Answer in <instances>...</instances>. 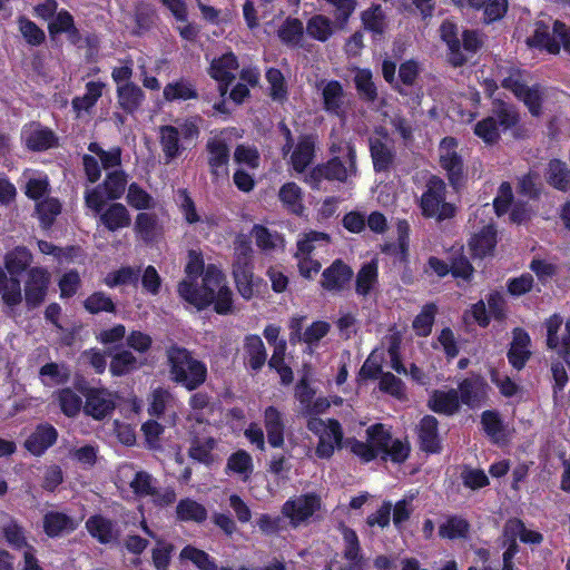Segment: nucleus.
<instances>
[{
  "label": "nucleus",
  "instance_id": "f257e3e1",
  "mask_svg": "<svg viewBox=\"0 0 570 570\" xmlns=\"http://www.w3.org/2000/svg\"><path fill=\"white\" fill-rule=\"evenodd\" d=\"M186 277L178 284L179 297L200 311L214 304L218 314L233 311V293L223 272L214 265L204 268L202 253L188 252L185 266Z\"/></svg>",
  "mask_w": 570,
  "mask_h": 570
},
{
  "label": "nucleus",
  "instance_id": "f03ea898",
  "mask_svg": "<svg viewBox=\"0 0 570 570\" xmlns=\"http://www.w3.org/2000/svg\"><path fill=\"white\" fill-rule=\"evenodd\" d=\"M497 78L501 86L522 101L531 115L541 114L543 91L539 85H530V77L520 68L505 63L498 67Z\"/></svg>",
  "mask_w": 570,
  "mask_h": 570
},
{
  "label": "nucleus",
  "instance_id": "7ed1b4c3",
  "mask_svg": "<svg viewBox=\"0 0 570 570\" xmlns=\"http://www.w3.org/2000/svg\"><path fill=\"white\" fill-rule=\"evenodd\" d=\"M570 53V29L562 22L553 21L552 27L550 19H540L533 24V35L527 38L529 47L544 49L549 53H558L560 45Z\"/></svg>",
  "mask_w": 570,
  "mask_h": 570
},
{
  "label": "nucleus",
  "instance_id": "20e7f679",
  "mask_svg": "<svg viewBox=\"0 0 570 570\" xmlns=\"http://www.w3.org/2000/svg\"><path fill=\"white\" fill-rule=\"evenodd\" d=\"M445 183L433 176L429 179L421 196V209L424 216L436 219H446L453 216L454 207L445 202Z\"/></svg>",
  "mask_w": 570,
  "mask_h": 570
},
{
  "label": "nucleus",
  "instance_id": "39448f33",
  "mask_svg": "<svg viewBox=\"0 0 570 570\" xmlns=\"http://www.w3.org/2000/svg\"><path fill=\"white\" fill-rule=\"evenodd\" d=\"M311 432L318 436L316 454L318 458L328 459L333 455L335 449L342 448L343 432L341 424L336 420H322L311 417L307 422Z\"/></svg>",
  "mask_w": 570,
  "mask_h": 570
},
{
  "label": "nucleus",
  "instance_id": "423d86ee",
  "mask_svg": "<svg viewBox=\"0 0 570 570\" xmlns=\"http://www.w3.org/2000/svg\"><path fill=\"white\" fill-rule=\"evenodd\" d=\"M344 155L346 157L345 161H342L338 157H334L326 165L315 167L306 178V181L313 187H316L323 179L345 181L355 173L354 149L350 145H346Z\"/></svg>",
  "mask_w": 570,
  "mask_h": 570
},
{
  "label": "nucleus",
  "instance_id": "0eeeda50",
  "mask_svg": "<svg viewBox=\"0 0 570 570\" xmlns=\"http://www.w3.org/2000/svg\"><path fill=\"white\" fill-rule=\"evenodd\" d=\"M238 257L234 264L233 274L237 289L245 299L253 298L258 292L259 278L253 275V267L248 254L252 248L246 242H240L236 247Z\"/></svg>",
  "mask_w": 570,
  "mask_h": 570
},
{
  "label": "nucleus",
  "instance_id": "6e6552de",
  "mask_svg": "<svg viewBox=\"0 0 570 570\" xmlns=\"http://www.w3.org/2000/svg\"><path fill=\"white\" fill-rule=\"evenodd\" d=\"M518 121V114L512 106L501 105L495 111V116L488 117L479 121L474 127V134L485 144L495 142L501 130H505Z\"/></svg>",
  "mask_w": 570,
  "mask_h": 570
},
{
  "label": "nucleus",
  "instance_id": "1a4fd4ad",
  "mask_svg": "<svg viewBox=\"0 0 570 570\" xmlns=\"http://www.w3.org/2000/svg\"><path fill=\"white\" fill-rule=\"evenodd\" d=\"M170 377L187 390H194L205 382L206 366L197 358H170Z\"/></svg>",
  "mask_w": 570,
  "mask_h": 570
},
{
  "label": "nucleus",
  "instance_id": "9d476101",
  "mask_svg": "<svg viewBox=\"0 0 570 570\" xmlns=\"http://www.w3.org/2000/svg\"><path fill=\"white\" fill-rule=\"evenodd\" d=\"M320 509L321 498L316 494L307 493L287 500L282 507V513L294 528H297L307 523Z\"/></svg>",
  "mask_w": 570,
  "mask_h": 570
},
{
  "label": "nucleus",
  "instance_id": "9b49d317",
  "mask_svg": "<svg viewBox=\"0 0 570 570\" xmlns=\"http://www.w3.org/2000/svg\"><path fill=\"white\" fill-rule=\"evenodd\" d=\"M456 149L458 141L452 137L442 139L439 146L440 165L454 187L461 186L464 180L463 161Z\"/></svg>",
  "mask_w": 570,
  "mask_h": 570
},
{
  "label": "nucleus",
  "instance_id": "f8f14e48",
  "mask_svg": "<svg viewBox=\"0 0 570 570\" xmlns=\"http://www.w3.org/2000/svg\"><path fill=\"white\" fill-rule=\"evenodd\" d=\"M86 397L83 412L95 420H102L115 409V396L105 389L79 387Z\"/></svg>",
  "mask_w": 570,
  "mask_h": 570
},
{
  "label": "nucleus",
  "instance_id": "ddd939ff",
  "mask_svg": "<svg viewBox=\"0 0 570 570\" xmlns=\"http://www.w3.org/2000/svg\"><path fill=\"white\" fill-rule=\"evenodd\" d=\"M117 483L119 488L129 487L138 497H146L153 493L155 487L153 476L145 472L136 470L131 464H122L117 472Z\"/></svg>",
  "mask_w": 570,
  "mask_h": 570
},
{
  "label": "nucleus",
  "instance_id": "4468645a",
  "mask_svg": "<svg viewBox=\"0 0 570 570\" xmlns=\"http://www.w3.org/2000/svg\"><path fill=\"white\" fill-rule=\"evenodd\" d=\"M547 345L558 354H570V317L564 323L566 336H559L562 330V317L558 314L551 315L546 321Z\"/></svg>",
  "mask_w": 570,
  "mask_h": 570
},
{
  "label": "nucleus",
  "instance_id": "2eb2a0df",
  "mask_svg": "<svg viewBox=\"0 0 570 570\" xmlns=\"http://www.w3.org/2000/svg\"><path fill=\"white\" fill-rule=\"evenodd\" d=\"M237 68V59L232 52H227L212 61L209 75L219 83V91L222 96L226 95L229 83L235 78Z\"/></svg>",
  "mask_w": 570,
  "mask_h": 570
},
{
  "label": "nucleus",
  "instance_id": "dca6fc26",
  "mask_svg": "<svg viewBox=\"0 0 570 570\" xmlns=\"http://www.w3.org/2000/svg\"><path fill=\"white\" fill-rule=\"evenodd\" d=\"M50 275L43 268H32L28 273V279L24 286L26 302L29 306L39 305L47 293Z\"/></svg>",
  "mask_w": 570,
  "mask_h": 570
},
{
  "label": "nucleus",
  "instance_id": "f3484780",
  "mask_svg": "<svg viewBox=\"0 0 570 570\" xmlns=\"http://www.w3.org/2000/svg\"><path fill=\"white\" fill-rule=\"evenodd\" d=\"M287 145L284 147V153L288 154V163L292 168L301 174L314 159V140L311 137H302L288 150Z\"/></svg>",
  "mask_w": 570,
  "mask_h": 570
},
{
  "label": "nucleus",
  "instance_id": "a211bd4d",
  "mask_svg": "<svg viewBox=\"0 0 570 570\" xmlns=\"http://www.w3.org/2000/svg\"><path fill=\"white\" fill-rule=\"evenodd\" d=\"M225 135L226 132H220L207 142L209 154L208 161L215 176L226 174V166L229 159V148Z\"/></svg>",
  "mask_w": 570,
  "mask_h": 570
},
{
  "label": "nucleus",
  "instance_id": "6ab92c4d",
  "mask_svg": "<svg viewBox=\"0 0 570 570\" xmlns=\"http://www.w3.org/2000/svg\"><path fill=\"white\" fill-rule=\"evenodd\" d=\"M21 138L31 150H45L56 145V136L48 128L38 124H29L23 127Z\"/></svg>",
  "mask_w": 570,
  "mask_h": 570
},
{
  "label": "nucleus",
  "instance_id": "aec40b11",
  "mask_svg": "<svg viewBox=\"0 0 570 570\" xmlns=\"http://www.w3.org/2000/svg\"><path fill=\"white\" fill-rule=\"evenodd\" d=\"M361 21L364 30L368 31L374 39L382 38L389 30L390 21L381 4H372L361 13Z\"/></svg>",
  "mask_w": 570,
  "mask_h": 570
},
{
  "label": "nucleus",
  "instance_id": "412c9836",
  "mask_svg": "<svg viewBox=\"0 0 570 570\" xmlns=\"http://www.w3.org/2000/svg\"><path fill=\"white\" fill-rule=\"evenodd\" d=\"M389 128L376 129L375 135L370 138V148L375 169H385L392 160V153L389 147Z\"/></svg>",
  "mask_w": 570,
  "mask_h": 570
},
{
  "label": "nucleus",
  "instance_id": "4be33fe9",
  "mask_svg": "<svg viewBox=\"0 0 570 570\" xmlns=\"http://www.w3.org/2000/svg\"><path fill=\"white\" fill-rule=\"evenodd\" d=\"M497 245V233L491 224L484 225L478 233H474L469 240V249L475 258H483L491 255Z\"/></svg>",
  "mask_w": 570,
  "mask_h": 570
},
{
  "label": "nucleus",
  "instance_id": "5701e85b",
  "mask_svg": "<svg viewBox=\"0 0 570 570\" xmlns=\"http://www.w3.org/2000/svg\"><path fill=\"white\" fill-rule=\"evenodd\" d=\"M340 530L344 543V558L348 562V567L343 570H362L364 567V558L361 554L356 532L345 525H341Z\"/></svg>",
  "mask_w": 570,
  "mask_h": 570
},
{
  "label": "nucleus",
  "instance_id": "b1692460",
  "mask_svg": "<svg viewBox=\"0 0 570 570\" xmlns=\"http://www.w3.org/2000/svg\"><path fill=\"white\" fill-rule=\"evenodd\" d=\"M116 97L118 107L128 115L137 112L145 101V92L135 82L116 88Z\"/></svg>",
  "mask_w": 570,
  "mask_h": 570
},
{
  "label": "nucleus",
  "instance_id": "393cba45",
  "mask_svg": "<svg viewBox=\"0 0 570 570\" xmlns=\"http://www.w3.org/2000/svg\"><path fill=\"white\" fill-rule=\"evenodd\" d=\"M318 88L322 90L324 109L341 117L345 101L342 85L336 80H330L322 81Z\"/></svg>",
  "mask_w": 570,
  "mask_h": 570
},
{
  "label": "nucleus",
  "instance_id": "a878e982",
  "mask_svg": "<svg viewBox=\"0 0 570 570\" xmlns=\"http://www.w3.org/2000/svg\"><path fill=\"white\" fill-rule=\"evenodd\" d=\"M57 430L49 424L39 425L26 440L27 450L33 455H41L57 440Z\"/></svg>",
  "mask_w": 570,
  "mask_h": 570
},
{
  "label": "nucleus",
  "instance_id": "bb28decb",
  "mask_svg": "<svg viewBox=\"0 0 570 570\" xmlns=\"http://www.w3.org/2000/svg\"><path fill=\"white\" fill-rule=\"evenodd\" d=\"M440 35L448 46L449 61L455 67L462 66L466 61V56L461 51L456 26L450 21H444L440 27Z\"/></svg>",
  "mask_w": 570,
  "mask_h": 570
},
{
  "label": "nucleus",
  "instance_id": "cd10ccee",
  "mask_svg": "<svg viewBox=\"0 0 570 570\" xmlns=\"http://www.w3.org/2000/svg\"><path fill=\"white\" fill-rule=\"evenodd\" d=\"M79 522L65 513L51 511L43 518V529L49 537H59L73 531Z\"/></svg>",
  "mask_w": 570,
  "mask_h": 570
},
{
  "label": "nucleus",
  "instance_id": "c85d7f7f",
  "mask_svg": "<svg viewBox=\"0 0 570 570\" xmlns=\"http://www.w3.org/2000/svg\"><path fill=\"white\" fill-rule=\"evenodd\" d=\"M134 229L137 237L145 243L155 242L163 233V227L157 216L150 213L138 214L135 219Z\"/></svg>",
  "mask_w": 570,
  "mask_h": 570
},
{
  "label": "nucleus",
  "instance_id": "c756f323",
  "mask_svg": "<svg viewBox=\"0 0 570 570\" xmlns=\"http://www.w3.org/2000/svg\"><path fill=\"white\" fill-rule=\"evenodd\" d=\"M264 424L268 443L273 448H281L284 444V423L282 413L274 406H268L264 412Z\"/></svg>",
  "mask_w": 570,
  "mask_h": 570
},
{
  "label": "nucleus",
  "instance_id": "7c9ffc66",
  "mask_svg": "<svg viewBox=\"0 0 570 570\" xmlns=\"http://www.w3.org/2000/svg\"><path fill=\"white\" fill-rule=\"evenodd\" d=\"M351 277L352 269L341 261H336L323 272L322 286L327 291H340Z\"/></svg>",
  "mask_w": 570,
  "mask_h": 570
},
{
  "label": "nucleus",
  "instance_id": "2f4dec72",
  "mask_svg": "<svg viewBox=\"0 0 570 570\" xmlns=\"http://www.w3.org/2000/svg\"><path fill=\"white\" fill-rule=\"evenodd\" d=\"M252 236L257 247L265 253L283 249L285 246L284 237L279 233L269 230L262 225L253 227Z\"/></svg>",
  "mask_w": 570,
  "mask_h": 570
},
{
  "label": "nucleus",
  "instance_id": "473e14b6",
  "mask_svg": "<svg viewBox=\"0 0 570 570\" xmlns=\"http://www.w3.org/2000/svg\"><path fill=\"white\" fill-rule=\"evenodd\" d=\"M460 393L464 404L476 406L487 396V384L480 377L465 380L460 385Z\"/></svg>",
  "mask_w": 570,
  "mask_h": 570
},
{
  "label": "nucleus",
  "instance_id": "72a5a7b5",
  "mask_svg": "<svg viewBox=\"0 0 570 570\" xmlns=\"http://www.w3.org/2000/svg\"><path fill=\"white\" fill-rule=\"evenodd\" d=\"M100 220L107 229L114 232L129 226L130 215L122 204L116 203L100 215Z\"/></svg>",
  "mask_w": 570,
  "mask_h": 570
},
{
  "label": "nucleus",
  "instance_id": "f704fd0d",
  "mask_svg": "<svg viewBox=\"0 0 570 570\" xmlns=\"http://www.w3.org/2000/svg\"><path fill=\"white\" fill-rule=\"evenodd\" d=\"M336 26L340 27L336 21L331 20L328 17L315 14L308 19L306 32L313 39L324 42L334 33Z\"/></svg>",
  "mask_w": 570,
  "mask_h": 570
},
{
  "label": "nucleus",
  "instance_id": "c9c22d12",
  "mask_svg": "<svg viewBox=\"0 0 570 570\" xmlns=\"http://www.w3.org/2000/svg\"><path fill=\"white\" fill-rule=\"evenodd\" d=\"M391 361V367L395 370L399 374L410 375L412 380L425 384L428 383L431 377L432 373L430 370L425 371V367L423 364H414L410 362V358H390Z\"/></svg>",
  "mask_w": 570,
  "mask_h": 570
},
{
  "label": "nucleus",
  "instance_id": "e433bc0d",
  "mask_svg": "<svg viewBox=\"0 0 570 570\" xmlns=\"http://www.w3.org/2000/svg\"><path fill=\"white\" fill-rule=\"evenodd\" d=\"M379 278V268L375 261L364 264L356 275V293L368 295L375 289Z\"/></svg>",
  "mask_w": 570,
  "mask_h": 570
},
{
  "label": "nucleus",
  "instance_id": "4c0bfd02",
  "mask_svg": "<svg viewBox=\"0 0 570 570\" xmlns=\"http://www.w3.org/2000/svg\"><path fill=\"white\" fill-rule=\"evenodd\" d=\"M419 438L423 450L428 452H436L439 450L438 421L434 416L426 415L421 420Z\"/></svg>",
  "mask_w": 570,
  "mask_h": 570
},
{
  "label": "nucleus",
  "instance_id": "58836bf2",
  "mask_svg": "<svg viewBox=\"0 0 570 570\" xmlns=\"http://www.w3.org/2000/svg\"><path fill=\"white\" fill-rule=\"evenodd\" d=\"M105 83L90 81L86 85V92L82 97H77L72 100V107L77 117H81L83 112H88L90 108L101 97Z\"/></svg>",
  "mask_w": 570,
  "mask_h": 570
},
{
  "label": "nucleus",
  "instance_id": "ea45409f",
  "mask_svg": "<svg viewBox=\"0 0 570 570\" xmlns=\"http://www.w3.org/2000/svg\"><path fill=\"white\" fill-rule=\"evenodd\" d=\"M86 527L89 533L101 543H109L117 538L112 522L100 515L91 517Z\"/></svg>",
  "mask_w": 570,
  "mask_h": 570
},
{
  "label": "nucleus",
  "instance_id": "a19ab883",
  "mask_svg": "<svg viewBox=\"0 0 570 570\" xmlns=\"http://www.w3.org/2000/svg\"><path fill=\"white\" fill-rule=\"evenodd\" d=\"M279 199L283 206L291 213L301 215L304 210L303 194L295 183H287L279 189Z\"/></svg>",
  "mask_w": 570,
  "mask_h": 570
},
{
  "label": "nucleus",
  "instance_id": "79ce46f5",
  "mask_svg": "<svg viewBox=\"0 0 570 570\" xmlns=\"http://www.w3.org/2000/svg\"><path fill=\"white\" fill-rule=\"evenodd\" d=\"M253 469L254 465L252 456L244 450L236 451L227 460V472L239 475L243 481L249 479L253 473Z\"/></svg>",
  "mask_w": 570,
  "mask_h": 570
},
{
  "label": "nucleus",
  "instance_id": "37998d69",
  "mask_svg": "<svg viewBox=\"0 0 570 570\" xmlns=\"http://www.w3.org/2000/svg\"><path fill=\"white\" fill-rule=\"evenodd\" d=\"M547 179L551 186L559 190L566 191L570 189V169L558 159L549 163Z\"/></svg>",
  "mask_w": 570,
  "mask_h": 570
},
{
  "label": "nucleus",
  "instance_id": "c03bdc74",
  "mask_svg": "<svg viewBox=\"0 0 570 570\" xmlns=\"http://www.w3.org/2000/svg\"><path fill=\"white\" fill-rule=\"evenodd\" d=\"M159 136L166 161L175 159L180 153L178 128L174 126H163L159 129Z\"/></svg>",
  "mask_w": 570,
  "mask_h": 570
},
{
  "label": "nucleus",
  "instance_id": "a18cd8bd",
  "mask_svg": "<svg viewBox=\"0 0 570 570\" xmlns=\"http://www.w3.org/2000/svg\"><path fill=\"white\" fill-rule=\"evenodd\" d=\"M279 39L292 47L302 46L304 38L303 23L295 18H288L278 29Z\"/></svg>",
  "mask_w": 570,
  "mask_h": 570
},
{
  "label": "nucleus",
  "instance_id": "49530a36",
  "mask_svg": "<svg viewBox=\"0 0 570 570\" xmlns=\"http://www.w3.org/2000/svg\"><path fill=\"white\" fill-rule=\"evenodd\" d=\"M430 407L438 413L452 414L459 409L458 392L451 390L449 392H434L430 400Z\"/></svg>",
  "mask_w": 570,
  "mask_h": 570
},
{
  "label": "nucleus",
  "instance_id": "de8ad7c7",
  "mask_svg": "<svg viewBox=\"0 0 570 570\" xmlns=\"http://www.w3.org/2000/svg\"><path fill=\"white\" fill-rule=\"evenodd\" d=\"M330 243V236L325 233L308 232L301 235L297 239V250L295 256L311 255L317 247L325 246Z\"/></svg>",
  "mask_w": 570,
  "mask_h": 570
},
{
  "label": "nucleus",
  "instance_id": "09e8293b",
  "mask_svg": "<svg viewBox=\"0 0 570 570\" xmlns=\"http://www.w3.org/2000/svg\"><path fill=\"white\" fill-rule=\"evenodd\" d=\"M26 179V194L32 199H39L48 190V177L45 174L27 169L23 173Z\"/></svg>",
  "mask_w": 570,
  "mask_h": 570
},
{
  "label": "nucleus",
  "instance_id": "8fccbe9b",
  "mask_svg": "<svg viewBox=\"0 0 570 570\" xmlns=\"http://www.w3.org/2000/svg\"><path fill=\"white\" fill-rule=\"evenodd\" d=\"M60 409L65 415L73 417L79 414L82 406L81 397L71 389H62L56 393Z\"/></svg>",
  "mask_w": 570,
  "mask_h": 570
},
{
  "label": "nucleus",
  "instance_id": "3c124183",
  "mask_svg": "<svg viewBox=\"0 0 570 570\" xmlns=\"http://www.w3.org/2000/svg\"><path fill=\"white\" fill-rule=\"evenodd\" d=\"M197 97V92L193 85L185 80L170 82L164 88V98L167 101L188 100Z\"/></svg>",
  "mask_w": 570,
  "mask_h": 570
},
{
  "label": "nucleus",
  "instance_id": "603ef678",
  "mask_svg": "<svg viewBox=\"0 0 570 570\" xmlns=\"http://www.w3.org/2000/svg\"><path fill=\"white\" fill-rule=\"evenodd\" d=\"M177 515L183 521L202 522L206 519L207 511L200 503L185 499L177 505Z\"/></svg>",
  "mask_w": 570,
  "mask_h": 570
},
{
  "label": "nucleus",
  "instance_id": "864d4df0",
  "mask_svg": "<svg viewBox=\"0 0 570 570\" xmlns=\"http://www.w3.org/2000/svg\"><path fill=\"white\" fill-rule=\"evenodd\" d=\"M367 441L372 449L375 450V454L382 455L386 446L392 442V436L384 428L383 424H374L366 430Z\"/></svg>",
  "mask_w": 570,
  "mask_h": 570
},
{
  "label": "nucleus",
  "instance_id": "5fc2aeb1",
  "mask_svg": "<svg viewBox=\"0 0 570 570\" xmlns=\"http://www.w3.org/2000/svg\"><path fill=\"white\" fill-rule=\"evenodd\" d=\"M126 200L137 210H146L155 207V200L151 195L135 183L129 185Z\"/></svg>",
  "mask_w": 570,
  "mask_h": 570
},
{
  "label": "nucleus",
  "instance_id": "6e6d98bb",
  "mask_svg": "<svg viewBox=\"0 0 570 570\" xmlns=\"http://www.w3.org/2000/svg\"><path fill=\"white\" fill-rule=\"evenodd\" d=\"M216 446V441L212 438L206 440H196L189 449V455L198 462L210 464L216 460L213 451Z\"/></svg>",
  "mask_w": 570,
  "mask_h": 570
},
{
  "label": "nucleus",
  "instance_id": "4d7b16f0",
  "mask_svg": "<svg viewBox=\"0 0 570 570\" xmlns=\"http://www.w3.org/2000/svg\"><path fill=\"white\" fill-rule=\"evenodd\" d=\"M49 31L51 35L66 32L72 42L78 39V32L73 26V19L67 11L58 12L57 17L49 23Z\"/></svg>",
  "mask_w": 570,
  "mask_h": 570
},
{
  "label": "nucleus",
  "instance_id": "13d9d810",
  "mask_svg": "<svg viewBox=\"0 0 570 570\" xmlns=\"http://www.w3.org/2000/svg\"><path fill=\"white\" fill-rule=\"evenodd\" d=\"M469 531V523L458 517H452L448 519L444 523L440 525L439 534L442 538L446 539H460L464 538Z\"/></svg>",
  "mask_w": 570,
  "mask_h": 570
},
{
  "label": "nucleus",
  "instance_id": "bf43d9fd",
  "mask_svg": "<svg viewBox=\"0 0 570 570\" xmlns=\"http://www.w3.org/2000/svg\"><path fill=\"white\" fill-rule=\"evenodd\" d=\"M149 413L151 415H160L167 407H170L175 403L173 394L163 387L155 389L150 394Z\"/></svg>",
  "mask_w": 570,
  "mask_h": 570
},
{
  "label": "nucleus",
  "instance_id": "052dcab7",
  "mask_svg": "<svg viewBox=\"0 0 570 570\" xmlns=\"http://www.w3.org/2000/svg\"><path fill=\"white\" fill-rule=\"evenodd\" d=\"M436 306L434 304L425 305L420 314L413 321V330L420 336H426L431 333L435 314Z\"/></svg>",
  "mask_w": 570,
  "mask_h": 570
},
{
  "label": "nucleus",
  "instance_id": "680f3d73",
  "mask_svg": "<svg viewBox=\"0 0 570 570\" xmlns=\"http://www.w3.org/2000/svg\"><path fill=\"white\" fill-rule=\"evenodd\" d=\"M43 384L57 385L65 383L69 379V371L63 365L57 363H48L40 370Z\"/></svg>",
  "mask_w": 570,
  "mask_h": 570
},
{
  "label": "nucleus",
  "instance_id": "e2e57ef3",
  "mask_svg": "<svg viewBox=\"0 0 570 570\" xmlns=\"http://www.w3.org/2000/svg\"><path fill=\"white\" fill-rule=\"evenodd\" d=\"M180 558L191 561L199 570H216V566L209 556L205 551L191 546H187L181 550Z\"/></svg>",
  "mask_w": 570,
  "mask_h": 570
},
{
  "label": "nucleus",
  "instance_id": "0e129e2a",
  "mask_svg": "<svg viewBox=\"0 0 570 570\" xmlns=\"http://www.w3.org/2000/svg\"><path fill=\"white\" fill-rule=\"evenodd\" d=\"M530 354L531 338L529 334L521 328H514L508 356H529Z\"/></svg>",
  "mask_w": 570,
  "mask_h": 570
},
{
  "label": "nucleus",
  "instance_id": "69168bd1",
  "mask_svg": "<svg viewBox=\"0 0 570 570\" xmlns=\"http://www.w3.org/2000/svg\"><path fill=\"white\" fill-rule=\"evenodd\" d=\"M126 176L121 170H115L107 175L104 187L109 199H118L125 191Z\"/></svg>",
  "mask_w": 570,
  "mask_h": 570
},
{
  "label": "nucleus",
  "instance_id": "338daca9",
  "mask_svg": "<svg viewBox=\"0 0 570 570\" xmlns=\"http://www.w3.org/2000/svg\"><path fill=\"white\" fill-rule=\"evenodd\" d=\"M138 279V272L132 267H121L109 273L105 277V284L108 287L135 284Z\"/></svg>",
  "mask_w": 570,
  "mask_h": 570
},
{
  "label": "nucleus",
  "instance_id": "774afa93",
  "mask_svg": "<svg viewBox=\"0 0 570 570\" xmlns=\"http://www.w3.org/2000/svg\"><path fill=\"white\" fill-rule=\"evenodd\" d=\"M61 205L56 198H47L37 204V212L41 224L49 227L57 215L60 214Z\"/></svg>",
  "mask_w": 570,
  "mask_h": 570
}]
</instances>
